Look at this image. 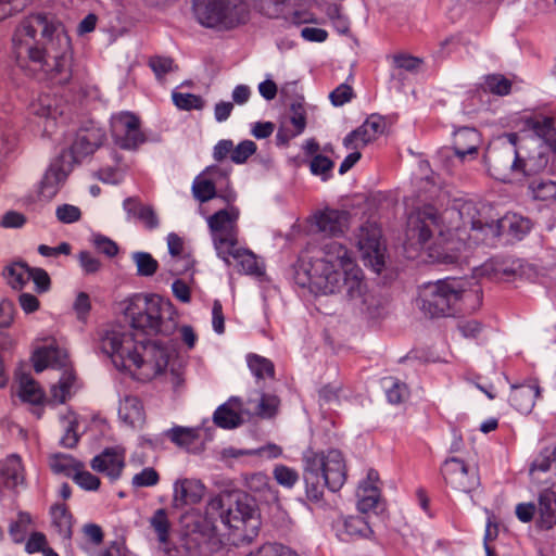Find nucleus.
Here are the masks:
<instances>
[{
    "mask_svg": "<svg viewBox=\"0 0 556 556\" xmlns=\"http://www.w3.org/2000/svg\"><path fill=\"white\" fill-rule=\"evenodd\" d=\"M457 213L462 220V226L454 230L442 229L437 210L433 206H425L412 212L407 218L406 240L412 247L422 248L432 238L433 232L438 231V244L451 245L448 250L460 251V245L470 243L479 244L493 243L498 238L502 230L506 227L518 239H521L531 229V223L528 218L514 215L503 219H486L482 216L477 204L471 201L463 202L457 207Z\"/></svg>",
    "mask_w": 556,
    "mask_h": 556,
    "instance_id": "obj_1",
    "label": "nucleus"
},
{
    "mask_svg": "<svg viewBox=\"0 0 556 556\" xmlns=\"http://www.w3.org/2000/svg\"><path fill=\"white\" fill-rule=\"evenodd\" d=\"M13 51L21 66L27 63L56 84L72 77V42L63 24L53 16L36 13L24 17L13 35Z\"/></svg>",
    "mask_w": 556,
    "mask_h": 556,
    "instance_id": "obj_2",
    "label": "nucleus"
},
{
    "mask_svg": "<svg viewBox=\"0 0 556 556\" xmlns=\"http://www.w3.org/2000/svg\"><path fill=\"white\" fill-rule=\"evenodd\" d=\"M141 348L143 354L138 351V342L122 328L104 332L101 340V351L111 357L114 366L128 371L135 379L148 381L163 377L174 389L182 386V375L174 364H170V353L167 349L159 344Z\"/></svg>",
    "mask_w": 556,
    "mask_h": 556,
    "instance_id": "obj_3",
    "label": "nucleus"
},
{
    "mask_svg": "<svg viewBox=\"0 0 556 556\" xmlns=\"http://www.w3.org/2000/svg\"><path fill=\"white\" fill-rule=\"evenodd\" d=\"M306 274L309 285L324 294H341L362 311L369 306L363 271L340 242L325 243L323 256L309 263Z\"/></svg>",
    "mask_w": 556,
    "mask_h": 556,
    "instance_id": "obj_4",
    "label": "nucleus"
},
{
    "mask_svg": "<svg viewBox=\"0 0 556 556\" xmlns=\"http://www.w3.org/2000/svg\"><path fill=\"white\" fill-rule=\"evenodd\" d=\"M125 319L129 324L132 331L127 330L124 326H112L103 329L99 334L101 342L104 332L122 328L138 342V351L143 354L144 348H150L156 342L144 344L146 336H170L175 332L178 321L177 312L167 299L157 294H136L127 302L124 309Z\"/></svg>",
    "mask_w": 556,
    "mask_h": 556,
    "instance_id": "obj_5",
    "label": "nucleus"
},
{
    "mask_svg": "<svg viewBox=\"0 0 556 556\" xmlns=\"http://www.w3.org/2000/svg\"><path fill=\"white\" fill-rule=\"evenodd\" d=\"M482 301V290L473 278H446L419 288L417 306L429 318L453 316L475 311Z\"/></svg>",
    "mask_w": 556,
    "mask_h": 556,
    "instance_id": "obj_6",
    "label": "nucleus"
},
{
    "mask_svg": "<svg viewBox=\"0 0 556 556\" xmlns=\"http://www.w3.org/2000/svg\"><path fill=\"white\" fill-rule=\"evenodd\" d=\"M302 462L305 492L309 501L319 502L325 488L337 492L343 486L346 480V465L341 451L307 448L303 453Z\"/></svg>",
    "mask_w": 556,
    "mask_h": 556,
    "instance_id": "obj_7",
    "label": "nucleus"
},
{
    "mask_svg": "<svg viewBox=\"0 0 556 556\" xmlns=\"http://www.w3.org/2000/svg\"><path fill=\"white\" fill-rule=\"evenodd\" d=\"M516 142V134H506L488 147L484 162L495 179L509 181L515 174H529L528 164L519 156Z\"/></svg>",
    "mask_w": 556,
    "mask_h": 556,
    "instance_id": "obj_8",
    "label": "nucleus"
},
{
    "mask_svg": "<svg viewBox=\"0 0 556 556\" xmlns=\"http://www.w3.org/2000/svg\"><path fill=\"white\" fill-rule=\"evenodd\" d=\"M197 21L205 27L231 29L247 22L249 9L242 0H193Z\"/></svg>",
    "mask_w": 556,
    "mask_h": 556,
    "instance_id": "obj_9",
    "label": "nucleus"
},
{
    "mask_svg": "<svg viewBox=\"0 0 556 556\" xmlns=\"http://www.w3.org/2000/svg\"><path fill=\"white\" fill-rule=\"evenodd\" d=\"M228 205L227 208L219 210L207 217V226L217 256L230 266L229 251L239 243L240 211L237 206Z\"/></svg>",
    "mask_w": 556,
    "mask_h": 556,
    "instance_id": "obj_10",
    "label": "nucleus"
},
{
    "mask_svg": "<svg viewBox=\"0 0 556 556\" xmlns=\"http://www.w3.org/2000/svg\"><path fill=\"white\" fill-rule=\"evenodd\" d=\"M36 372H41L48 367L64 368L59 382L51 387V396L58 403H64L72 395L75 383L74 372L67 368V355L58 348H42L33 355Z\"/></svg>",
    "mask_w": 556,
    "mask_h": 556,
    "instance_id": "obj_11",
    "label": "nucleus"
},
{
    "mask_svg": "<svg viewBox=\"0 0 556 556\" xmlns=\"http://www.w3.org/2000/svg\"><path fill=\"white\" fill-rule=\"evenodd\" d=\"M364 265L380 274L386 265V244L381 240V229L374 223L363 225L356 236Z\"/></svg>",
    "mask_w": 556,
    "mask_h": 556,
    "instance_id": "obj_12",
    "label": "nucleus"
},
{
    "mask_svg": "<svg viewBox=\"0 0 556 556\" xmlns=\"http://www.w3.org/2000/svg\"><path fill=\"white\" fill-rule=\"evenodd\" d=\"M110 126L114 143L123 150L135 151L147 140L139 117L130 112L113 115Z\"/></svg>",
    "mask_w": 556,
    "mask_h": 556,
    "instance_id": "obj_13",
    "label": "nucleus"
},
{
    "mask_svg": "<svg viewBox=\"0 0 556 556\" xmlns=\"http://www.w3.org/2000/svg\"><path fill=\"white\" fill-rule=\"evenodd\" d=\"M226 177L227 174L218 166H208L194 178L192 184L193 197L201 203L207 202L215 197L222 198L227 204L233 203L237 195L232 189L227 188L225 191L217 193L218 179H226Z\"/></svg>",
    "mask_w": 556,
    "mask_h": 556,
    "instance_id": "obj_14",
    "label": "nucleus"
},
{
    "mask_svg": "<svg viewBox=\"0 0 556 556\" xmlns=\"http://www.w3.org/2000/svg\"><path fill=\"white\" fill-rule=\"evenodd\" d=\"M440 471L445 483L457 492L470 493L480 484L477 471L458 457L445 459Z\"/></svg>",
    "mask_w": 556,
    "mask_h": 556,
    "instance_id": "obj_15",
    "label": "nucleus"
},
{
    "mask_svg": "<svg viewBox=\"0 0 556 556\" xmlns=\"http://www.w3.org/2000/svg\"><path fill=\"white\" fill-rule=\"evenodd\" d=\"M105 139L104 131L96 126L80 128L74 138L68 150H63L60 154H65L70 164L74 167L83 159L91 155Z\"/></svg>",
    "mask_w": 556,
    "mask_h": 556,
    "instance_id": "obj_16",
    "label": "nucleus"
},
{
    "mask_svg": "<svg viewBox=\"0 0 556 556\" xmlns=\"http://www.w3.org/2000/svg\"><path fill=\"white\" fill-rule=\"evenodd\" d=\"M73 166L65 154H59L51 161L39 184V195L43 200H52L64 186Z\"/></svg>",
    "mask_w": 556,
    "mask_h": 556,
    "instance_id": "obj_17",
    "label": "nucleus"
},
{
    "mask_svg": "<svg viewBox=\"0 0 556 556\" xmlns=\"http://www.w3.org/2000/svg\"><path fill=\"white\" fill-rule=\"evenodd\" d=\"M227 510L224 515L225 526L233 529H249L251 532H255L258 529L260 521L257 518L254 506L249 503L248 497L242 496L232 500L231 496H226Z\"/></svg>",
    "mask_w": 556,
    "mask_h": 556,
    "instance_id": "obj_18",
    "label": "nucleus"
},
{
    "mask_svg": "<svg viewBox=\"0 0 556 556\" xmlns=\"http://www.w3.org/2000/svg\"><path fill=\"white\" fill-rule=\"evenodd\" d=\"M30 114L36 118L35 123L41 128V135L50 138L58 128V121L62 111L58 100L50 94H41L29 105Z\"/></svg>",
    "mask_w": 556,
    "mask_h": 556,
    "instance_id": "obj_19",
    "label": "nucleus"
},
{
    "mask_svg": "<svg viewBox=\"0 0 556 556\" xmlns=\"http://www.w3.org/2000/svg\"><path fill=\"white\" fill-rule=\"evenodd\" d=\"M205 485L194 478H180L173 484L172 506L181 509L201 502L205 494Z\"/></svg>",
    "mask_w": 556,
    "mask_h": 556,
    "instance_id": "obj_20",
    "label": "nucleus"
},
{
    "mask_svg": "<svg viewBox=\"0 0 556 556\" xmlns=\"http://www.w3.org/2000/svg\"><path fill=\"white\" fill-rule=\"evenodd\" d=\"M519 268V262L513 257H493L484 262L479 268H476L475 275L493 281L510 280L516 276Z\"/></svg>",
    "mask_w": 556,
    "mask_h": 556,
    "instance_id": "obj_21",
    "label": "nucleus"
},
{
    "mask_svg": "<svg viewBox=\"0 0 556 556\" xmlns=\"http://www.w3.org/2000/svg\"><path fill=\"white\" fill-rule=\"evenodd\" d=\"M384 123L379 116H370L357 129L351 131L343 140L350 150H359L378 138L383 132Z\"/></svg>",
    "mask_w": 556,
    "mask_h": 556,
    "instance_id": "obj_22",
    "label": "nucleus"
},
{
    "mask_svg": "<svg viewBox=\"0 0 556 556\" xmlns=\"http://www.w3.org/2000/svg\"><path fill=\"white\" fill-rule=\"evenodd\" d=\"M90 466L94 471L104 473L114 481L121 477L125 467V455L116 447H109L94 456Z\"/></svg>",
    "mask_w": 556,
    "mask_h": 556,
    "instance_id": "obj_23",
    "label": "nucleus"
},
{
    "mask_svg": "<svg viewBox=\"0 0 556 556\" xmlns=\"http://www.w3.org/2000/svg\"><path fill=\"white\" fill-rule=\"evenodd\" d=\"M379 481L378 472L374 469L368 470L367 477L359 483L357 489V508L362 513H368L378 507L380 491L377 486Z\"/></svg>",
    "mask_w": 556,
    "mask_h": 556,
    "instance_id": "obj_24",
    "label": "nucleus"
},
{
    "mask_svg": "<svg viewBox=\"0 0 556 556\" xmlns=\"http://www.w3.org/2000/svg\"><path fill=\"white\" fill-rule=\"evenodd\" d=\"M167 247L170 254V260L168 261L169 271L173 275H181L189 270L193 261L185 252L184 240L178 235L172 232L167 236Z\"/></svg>",
    "mask_w": 556,
    "mask_h": 556,
    "instance_id": "obj_25",
    "label": "nucleus"
},
{
    "mask_svg": "<svg viewBox=\"0 0 556 556\" xmlns=\"http://www.w3.org/2000/svg\"><path fill=\"white\" fill-rule=\"evenodd\" d=\"M242 401L239 397H230L226 403L217 407L213 415V421L223 429H233L242 424L240 410Z\"/></svg>",
    "mask_w": 556,
    "mask_h": 556,
    "instance_id": "obj_26",
    "label": "nucleus"
},
{
    "mask_svg": "<svg viewBox=\"0 0 556 556\" xmlns=\"http://www.w3.org/2000/svg\"><path fill=\"white\" fill-rule=\"evenodd\" d=\"M350 214L346 211L326 210L316 216L318 230L325 235L337 236L343 233L348 227Z\"/></svg>",
    "mask_w": 556,
    "mask_h": 556,
    "instance_id": "obj_27",
    "label": "nucleus"
},
{
    "mask_svg": "<svg viewBox=\"0 0 556 556\" xmlns=\"http://www.w3.org/2000/svg\"><path fill=\"white\" fill-rule=\"evenodd\" d=\"M540 395L536 382L514 386L509 395L511 405L522 414H529L534 407L535 400Z\"/></svg>",
    "mask_w": 556,
    "mask_h": 556,
    "instance_id": "obj_28",
    "label": "nucleus"
},
{
    "mask_svg": "<svg viewBox=\"0 0 556 556\" xmlns=\"http://www.w3.org/2000/svg\"><path fill=\"white\" fill-rule=\"evenodd\" d=\"M481 137L477 129L463 127L455 131L453 147L458 157L477 154Z\"/></svg>",
    "mask_w": 556,
    "mask_h": 556,
    "instance_id": "obj_29",
    "label": "nucleus"
},
{
    "mask_svg": "<svg viewBox=\"0 0 556 556\" xmlns=\"http://www.w3.org/2000/svg\"><path fill=\"white\" fill-rule=\"evenodd\" d=\"M0 479L7 489H15L23 483L24 468L18 455L12 454L0 463Z\"/></svg>",
    "mask_w": 556,
    "mask_h": 556,
    "instance_id": "obj_30",
    "label": "nucleus"
},
{
    "mask_svg": "<svg viewBox=\"0 0 556 556\" xmlns=\"http://www.w3.org/2000/svg\"><path fill=\"white\" fill-rule=\"evenodd\" d=\"M119 418L132 428H139L144 424L146 415L143 406L137 396H125L118 407Z\"/></svg>",
    "mask_w": 556,
    "mask_h": 556,
    "instance_id": "obj_31",
    "label": "nucleus"
},
{
    "mask_svg": "<svg viewBox=\"0 0 556 556\" xmlns=\"http://www.w3.org/2000/svg\"><path fill=\"white\" fill-rule=\"evenodd\" d=\"M539 526L551 529L556 525V495L551 490H544L539 495L538 504Z\"/></svg>",
    "mask_w": 556,
    "mask_h": 556,
    "instance_id": "obj_32",
    "label": "nucleus"
},
{
    "mask_svg": "<svg viewBox=\"0 0 556 556\" xmlns=\"http://www.w3.org/2000/svg\"><path fill=\"white\" fill-rule=\"evenodd\" d=\"M29 271L30 267L26 263L13 262L3 268L2 276L11 288L22 290L30 280Z\"/></svg>",
    "mask_w": 556,
    "mask_h": 556,
    "instance_id": "obj_33",
    "label": "nucleus"
},
{
    "mask_svg": "<svg viewBox=\"0 0 556 556\" xmlns=\"http://www.w3.org/2000/svg\"><path fill=\"white\" fill-rule=\"evenodd\" d=\"M230 257L237 261L240 270L244 274L261 276L264 273L263 267L258 264L255 254H253L250 250L239 247V244L235 245L233 249H230L229 258Z\"/></svg>",
    "mask_w": 556,
    "mask_h": 556,
    "instance_id": "obj_34",
    "label": "nucleus"
},
{
    "mask_svg": "<svg viewBox=\"0 0 556 556\" xmlns=\"http://www.w3.org/2000/svg\"><path fill=\"white\" fill-rule=\"evenodd\" d=\"M17 379L20 383V396L23 401L34 405H38L43 402V391L29 375L20 374Z\"/></svg>",
    "mask_w": 556,
    "mask_h": 556,
    "instance_id": "obj_35",
    "label": "nucleus"
},
{
    "mask_svg": "<svg viewBox=\"0 0 556 556\" xmlns=\"http://www.w3.org/2000/svg\"><path fill=\"white\" fill-rule=\"evenodd\" d=\"M149 523L155 532L159 543L167 544L169 542L172 522L168 518L166 509H156L150 517Z\"/></svg>",
    "mask_w": 556,
    "mask_h": 556,
    "instance_id": "obj_36",
    "label": "nucleus"
},
{
    "mask_svg": "<svg viewBox=\"0 0 556 556\" xmlns=\"http://www.w3.org/2000/svg\"><path fill=\"white\" fill-rule=\"evenodd\" d=\"M50 467L53 472L73 478L84 464L67 454H55L50 458Z\"/></svg>",
    "mask_w": 556,
    "mask_h": 556,
    "instance_id": "obj_37",
    "label": "nucleus"
},
{
    "mask_svg": "<svg viewBox=\"0 0 556 556\" xmlns=\"http://www.w3.org/2000/svg\"><path fill=\"white\" fill-rule=\"evenodd\" d=\"M553 464H555L556 467V443L544 447L540 452V454L533 459L529 473L533 479H535V475L538 472H547Z\"/></svg>",
    "mask_w": 556,
    "mask_h": 556,
    "instance_id": "obj_38",
    "label": "nucleus"
},
{
    "mask_svg": "<svg viewBox=\"0 0 556 556\" xmlns=\"http://www.w3.org/2000/svg\"><path fill=\"white\" fill-rule=\"evenodd\" d=\"M52 523L60 535L67 539L72 535V515L64 505L51 507Z\"/></svg>",
    "mask_w": 556,
    "mask_h": 556,
    "instance_id": "obj_39",
    "label": "nucleus"
},
{
    "mask_svg": "<svg viewBox=\"0 0 556 556\" xmlns=\"http://www.w3.org/2000/svg\"><path fill=\"white\" fill-rule=\"evenodd\" d=\"M165 435L176 445L189 448L198 439L197 429L176 426L165 431Z\"/></svg>",
    "mask_w": 556,
    "mask_h": 556,
    "instance_id": "obj_40",
    "label": "nucleus"
},
{
    "mask_svg": "<svg viewBox=\"0 0 556 556\" xmlns=\"http://www.w3.org/2000/svg\"><path fill=\"white\" fill-rule=\"evenodd\" d=\"M131 260L140 277H151L157 271L159 262L148 252H134Z\"/></svg>",
    "mask_w": 556,
    "mask_h": 556,
    "instance_id": "obj_41",
    "label": "nucleus"
},
{
    "mask_svg": "<svg viewBox=\"0 0 556 556\" xmlns=\"http://www.w3.org/2000/svg\"><path fill=\"white\" fill-rule=\"evenodd\" d=\"M248 366L257 379L273 378L275 367L271 361L256 354L248 356Z\"/></svg>",
    "mask_w": 556,
    "mask_h": 556,
    "instance_id": "obj_42",
    "label": "nucleus"
},
{
    "mask_svg": "<svg viewBox=\"0 0 556 556\" xmlns=\"http://www.w3.org/2000/svg\"><path fill=\"white\" fill-rule=\"evenodd\" d=\"M17 146L16 128L5 121H0V155H8Z\"/></svg>",
    "mask_w": 556,
    "mask_h": 556,
    "instance_id": "obj_43",
    "label": "nucleus"
},
{
    "mask_svg": "<svg viewBox=\"0 0 556 556\" xmlns=\"http://www.w3.org/2000/svg\"><path fill=\"white\" fill-rule=\"evenodd\" d=\"M254 404V401L249 400L248 405ZM279 406V399L271 394H262L260 401L253 406L254 414L261 417H273Z\"/></svg>",
    "mask_w": 556,
    "mask_h": 556,
    "instance_id": "obj_44",
    "label": "nucleus"
},
{
    "mask_svg": "<svg viewBox=\"0 0 556 556\" xmlns=\"http://www.w3.org/2000/svg\"><path fill=\"white\" fill-rule=\"evenodd\" d=\"M368 531L369 527L362 517L350 516L343 519L340 535L345 534L346 536H362L366 535Z\"/></svg>",
    "mask_w": 556,
    "mask_h": 556,
    "instance_id": "obj_45",
    "label": "nucleus"
},
{
    "mask_svg": "<svg viewBox=\"0 0 556 556\" xmlns=\"http://www.w3.org/2000/svg\"><path fill=\"white\" fill-rule=\"evenodd\" d=\"M386 394L389 403L400 404L408 397V390L405 383L392 378L384 380Z\"/></svg>",
    "mask_w": 556,
    "mask_h": 556,
    "instance_id": "obj_46",
    "label": "nucleus"
},
{
    "mask_svg": "<svg viewBox=\"0 0 556 556\" xmlns=\"http://www.w3.org/2000/svg\"><path fill=\"white\" fill-rule=\"evenodd\" d=\"M227 500L223 496H215L208 501L205 507V516L206 519L215 523L216 521H220L223 525L225 523L224 515L227 510Z\"/></svg>",
    "mask_w": 556,
    "mask_h": 556,
    "instance_id": "obj_47",
    "label": "nucleus"
},
{
    "mask_svg": "<svg viewBox=\"0 0 556 556\" xmlns=\"http://www.w3.org/2000/svg\"><path fill=\"white\" fill-rule=\"evenodd\" d=\"M174 104L185 111L202 110L204 108V100L193 93H182L174 91L172 94Z\"/></svg>",
    "mask_w": 556,
    "mask_h": 556,
    "instance_id": "obj_48",
    "label": "nucleus"
},
{
    "mask_svg": "<svg viewBox=\"0 0 556 556\" xmlns=\"http://www.w3.org/2000/svg\"><path fill=\"white\" fill-rule=\"evenodd\" d=\"M554 122L553 117L535 116L527 121V126L532 129L538 137L547 139L554 131Z\"/></svg>",
    "mask_w": 556,
    "mask_h": 556,
    "instance_id": "obj_49",
    "label": "nucleus"
},
{
    "mask_svg": "<svg viewBox=\"0 0 556 556\" xmlns=\"http://www.w3.org/2000/svg\"><path fill=\"white\" fill-rule=\"evenodd\" d=\"M484 89L497 96H506L510 92L511 83L500 74L488 75L484 79Z\"/></svg>",
    "mask_w": 556,
    "mask_h": 556,
    "instance_id": "obj_50",
    "label": "nucleus"
},
{
    "mask_svg": "<svg viewBox=\"0 0 556 556\" xmlns=\"http://www.w3.org/2000/svg\"><path fill=\"white\" fill-rule=\"evenodd\" d=\"M273 475L277 483L287 489L293 488L299 481L298 471L286 465L275 466Z\"/></svg>",
    "mask_w": 556,
    "mask_h": 556,
    "instance_id": "obj_51",
    "label": "nucleus"
},
{
    "mask_svg": "<svg viewBox=\"0 0 556 556\" xmlns=\"http://www.w3.org/2000/svg\"><path fill=\"white\" fill-rule=\"evenodd\" d=\"M334 163L323 154H316L309 162V169L313 175L321 176L323 180H327L333 169Z\"/></svg>",
    "mask_w": 556,
    "mask_h": 556,
    "instance_id": "obj_52",
    "label": "nucleus"
},
{
    "mask_svg": "<svg viewBox=\"0 0 556 556\" xmlns=\"http://www.w3.org/2000/svg\"><path fill=\"white\" fill-rule=\"evenodd\" d=\"M30 522V515L24 511L18 513L17 520L11 522L9 527V533L15 543H22L24 541L27 526Z\"/></svg>",
    "mask_w": 556,
    "mask_h": 556,
    "instance_id": "obj_53",
    "label": "nucleus"
},
{
    "mask_svg": "<svg viewBox=\"0 0 556 556\" xmlns=\"http://www.w3.org/2000/svg\"><path fill=\"white\" fill-rule=\"evenodd\" d=\"M291 115L285 122L295 130V134H302L306 127V114L304 106L300 102H294L290 106Z\"/></svg>",
    "mask_w": 556,
    "mask_h": 556,
    "instance_id": "obj_54",
    "label": "nucleus"
},
{
    "mask_svg": "<svg viewBox=\"0 0 556 556\" xmlns=\"http://www.w3.org/2000/svg\"><path fill=\"white\" fill-rule=\"evenodd\" d=\"M247 556H299L296 552L282 544H264Z\"/></svg>",
    "mask_w": 556,
    "mask_h": 556,
    "instance_id": "obj_55",
    "label": "nucleus"
},
{
    "mask_svg": "<svg viewBox=\"0 0 556 556\" xmlns=\"http://www.w3.org/2000/svg\"><path fill=\"white\" fill-rule=\"evenodd\" d=\"M160 481V475L152 467H146L132 477V485L135 488L154 486Z\"/></svg>",
    "mask_w": 556,
    "mask_h": 556,
    "instance_id": "obj_56",
    "label": "nucleus"
},
{
    "mask_svg": "<svg viewBox=\"0 0 556 556\" xmlns=\"http://www.w3.org/2000/svg\"><path fill=\"white\" fill-rule=\"evenodd\" d=\"M72 479L86 491H97L101 483L97 476L85 470V466L79 467Z\"/></svg>",
    "mask_w": 556,
    "mask_h": 556,
    "instance_id": "obj_57",
    "label": "nucleus"
},
{
    "mask_svg": "<svg viewBox=\"0 0 556 556\" xmlns=\"http://www.w3.org/2000/svg\"><path fill=\"white\" fill-rule=\"evenodd\" d=\"M149 66L155 74L156 78L159 80H162L163 77L174 71V61L170 58L167 56H152L149 60Z\"/></svg>",
    "mask_w": 556,
    "mask_h": 556,
    "instance_id": "obj_58",
    "label": "nucleus"
},
{
    "mask_svg": "<svg viewBox=\"0 0 556 556\" xmlns=\"http://www.w3.org/2000/svg\"><path fill=\"white\" fill-rule=\"evenodd\" d=\"M256 151V144L252 140L241 141L237 147H232L230 159L237 164L244 163Z\"/></svg>",
    "mask_w": 556,
    "mask_h": 556,
    "instance_id": "obj_59",
    "label": "nucleus"
},
{
    "mask_svg": "<svg viewBox=\"0 0 556 556\" xmlns=\"http://www.w3.org/2000/svg\"><path fill=\"white\" fill-rule=\"evenodd\" d=\"M434 160L440 165H442L446 170H451L455 166L456 163H462L464 161V159H460L456 155L454 147L453 148H448V147L441 148L437 152Z\"/></svg>",
    "mask_w": 556,
    "mask_h": 556,
    "instance_id": "obj_60",
    "label": "nucleus"
},
{
    "mask_svg": "<svg viewBox=\"0 0 556 556\" xmlns=\"http://www.w3.org/2000/svg\"><path fill=\"white\" fill-rule=\"evenodd\" d=\"M55 215L61 223L72 224L80 219L81 212L78 206L72 204H62L56 207Z\"/></svg>",
    "mask_w": 556,
    "mask_h": 556,
    "instance_id": "obj_61",
    "label": "nucleus"
},
{
    "mask_svg": "<svg viewBox=\"0 0 556 556\" xmlns=\"http://www.w3.org/2000/svg\"><path fill=\"white\" fill-rule=\"evenodd\" d=\"M77 258L84 274L86 275L96 274L101 268L100 260L88 251H80Z\"/></svg>",
    "mask_w": 556,
    "mask_h": 556,
    "instance_id": "obj_62",
    "label": "nucleus"
},
{
    "mask_svg": "<svg viewBox=\"0 0 556 556\" xmlns=\"http://www.w3.org/2000/svg\"><path fill=\"white\" fill-rule=\"evenodd\" d=\"M93 245L94 248L105 254L109 257H113L118 253V247L117 244L111 240L110 238L102 236V235H96L93 236Z\"/></svg>",
    "mask_w": 556,
    "mask_h": 556,
    "instance_id": "obj_63",
    "label": "nucleus"
},
{
    "mask_svg": "<svg viewBox=\"0 0 556 556\" xmlns=\"http://www.w3.org/2000/svg\"><path fill=\"white\" fill-rule=\"evenodd\" d=\"M533 194L535 199L548 200L556 197V182L554 181H540L533 182Z\"/></svg>",
    "mask_w": 556,
    "mask_h": 556,
    "instance_id": "obj_64",
    "label": "nucleus"
}]
</instances>
